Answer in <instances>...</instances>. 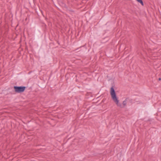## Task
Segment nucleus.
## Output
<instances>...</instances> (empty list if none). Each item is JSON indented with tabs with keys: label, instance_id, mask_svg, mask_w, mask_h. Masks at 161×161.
<instances>
[{
	"label": "nucleus",
	"instance_id": "obj_1",
	"mask_svg": "<svg viewBox=\"0 0 161 161\" xmlns=\"http://www.w3.org/2000/svg\"><path fill=\"white\" fill-rule=\"evenodd\" d=\"M110 93L113 101L118 106L123 108L126 105V102L127 101L128 99L127 98H126L123 101L122 103L123 105H122L121 103H119V100L117 97L115 91L113 87H112L110 88Z\"/></svg>",
	"mask_w": 161,
	"mask_h": 161
},
{
	"label": "nucleus",
	"instance_id": "obj_2",
	"mask_svg": "<svg viewBox=\"0 0 161 161\" xmlns=\"http://www.w3.org/2000/svg\"><path fill=\"white\" fill-rule=\"evenodd\" d=\"M14 88L16 92L20 93L25 91L26 87L25 86H14Z\"/></svg>",
	"mask_w": 161,
	"mask_h": 161
},
{
	"label": "nucleus",
	"instance_id": "obj_3",
	"mask_svg": "<svg viewBox=\"0 0 161 161\" xmlns=\"http://www.w3.org/2000/svg\"><path fill=\"white\" fill-rule=\"evenodd\" d=\"M137 2L140 3L143 6L144 5L143 3L142 0H136Z\"/></svg>",
	"mask_w": 161,
	"mask_h": 161
},
{
	"label": "nucleus",
	"instance_id": "obj_4",
	"mask_svg": "<svg viewBox=\"0 0 161 161\" xmlns=\"http://www.w3.org/2000/svg\"><path fill=\"white\" fill-rule=\"evenodd\" d=\"M158 80H161V78H159L158 79Z\"/></svg>",
	"mask_w": 161,
	"mask_h": 161
}]
</instances>
